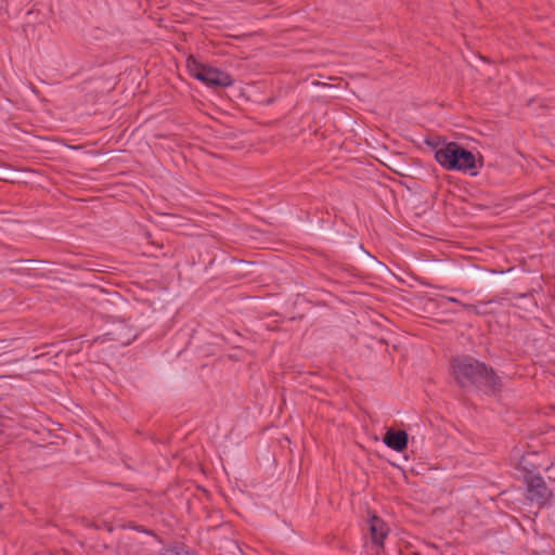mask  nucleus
<instances>
[{
	"label": "nucleus",
	"instance_id": "20e7f679",
	"mask_svg": "<svg viewBox=\"0 0 555 555\" xmlns=\"http://www.w3.org/2000/svg\"><path fill=\"white\" fill-rule=\"evenodd\" d=\"M408 439L409 436L404 430L388 429L383 441L388 448L402 452L406 448Z\"/></svg>",
	"mask_w": 555,
	"mask_h": 555
},
{
	"label": "nucleus",
	"instance_id": "423d86ee",
	"mask_svg": "<svg viewBox=\"0 0 555 555\" xmlns=\"http://www.w3.org/2000/svg\"><path fill=\"white\" fill-rule=\"evenodd\" d=\"M370 530H371V534H372V539H373L374 543L382 545L383 540L385 539V537L388 533V528H387L386 524L378 517L373 516L370 519Z\"/></svg>",
	"mask_w": 555,
	"mask_h": 555
},
{
	"label": "nucleus",
	"instance_id": "f257e3e1",
	"mask_svg": "<svg viewBox=\"0 0 555 555\" xmlns=\"http://www.w3.org/2000/svg\"><path fill=\"white\" fill-rule=\"evenodd\" d=\"M435 158L447 170L477 175L481 160L455 142H443L435 147Z\"/></svg>",
	"mask_w": 555,
	"mask_h": 555
},
{
	"label": "nucleus",
	"instance_id": "39448f33",
	"mask_svg": "<svg viewBox=\"0 0 555 555\" xmlns=\"http://www.w3.org/2000/svg\"><path fill=\"white\" fill-rule=\"evenodd\" d=\"M529 498L532 501H537L539 504H543L550 496V491L544 485L540 477H534L528 487Z\"/></svg>",
	"mask_w": 555,
	"mask_h": 555
},
{
	"label": "nucleus",
	"instance_id": "7ed1b4c3",
	"mask_svg": "<svg viewBox=\"0 0 555 555\" xmlns=\"http://www.w3.org/2000/svg\"><path fill=\"white\" fill-rule=\"evenodd\" d=\"M188 70L192 77L208 87H228L232 83V79L227 73L202 64L194 59L188 60Z\"/></svg>",
	"mask_w": 555,
	"mask_h": 555
},
{
	"label": "nucleus",
	"instance_id": "6e6552de",
	"mask_svg": "<svg viewBox=\"0 0 555 555\" xmlns=\"http://www.w3.org/2000/svg\"><path fill=\"white\" fill-rule=\"evenodd\" d=\"M165 555H194V554L185 552V551L171 550V551H167V553Z\"/></svg>",
	"mask_w": 555,
	"mask_h": 555
},
{
	"label": "nucleus",
	"instance_id": "0eeeda50",
	"mask_svg": "<svg viewBox=\"0 0 555 555\" xmlns=\"http://www.w3.org/2000/svg\"><path fill=\"white\" fill-rule=\"evenodd\" d=\"M118 330H120V331H115L113 333H108L107 335H113L114 337L112 339L119 341L121 345L130 344V341L132 339L131 336L124 334V332H126V331L129 332L127 330V326L121 323L118 325Z\"/></svg>",
	"mask_w": 555,
	"mask_h": 555
},
{
	"label": "nucleus",
	"instance_id": "f03ea898",
	"mask_svg": "<svg viewBox=\"0 0 555 555\" xmlns=\"http://www.w3.org/2000/svg\"><path fill=\"white\" fill-rule=\"evenodd\" d=\"M455 378L462 386L479 385L495 389L499 378L482 363L465 358L455 360L453 363Z\"/></svg>",
	"mask_w": 555,
	"mask_h": 555
}]
</instances>
